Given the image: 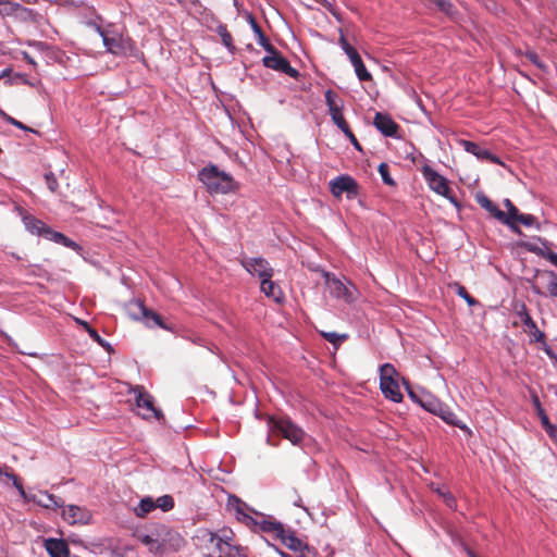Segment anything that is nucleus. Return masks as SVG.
<instances>
[{"label":"nucleus","mask_w":557,"mask_h":557,"mask_svg":"<svg viewBox=\"0 0 557 557\" xmlns=\"http://www.w3.org/2000/svg\"><path fill=\"white\" fill-rule=\"evenodd\" d=\"M199 180L210 194H230L238 189V183L233 176L216 165L205 166L198 174Z\"/></svg>","instance_id":"obj_1"},{"label":"nucleus","mask_w":557,"mask_h":557,"mask_svg":"<svg viewBox=\"0 0 557 557\" xmlns=\"http://www.w3.org/2000/svg\"><path fill=\"white\" fill-rule=\"evenodd\" d=\"M233 537V531L230 529H221L212 532L208 529H200L197 531L194 540L196 546L201 550L205 556H214L221 548V544L225 540Z\"/></svg>","instance_id":"obj_2"},{"label":"nucleus","mask_w":557,"mask_h":557,"mask_svg":"<svg viewBox=\"0 0 557 557\" xmlns=\"http://www.w3.org/2000/svg\"><path fill=\"white\" fill-rule=\"evenodd\" d=\"M323 275L325 277L327 290L332 297L346 304H352L357 300L359 292L351 282L332 276L329 272H324Z\"/></svg>","instance_id":"obj_3"},{"label":"nucleus","mask_w":557,"mask_h":557,"mask_svg":"<svg viewBox=\"0 0 557 557\" xmlns=\"http://www.w3.org/2000/svg\"><path fill=\"white\" fill-rule=\"evenodd\" d=\"M145 542L151 545L157 544L162 552L178 550L184 545L181 534L166 525H161L156 530V539L152 535H147Z\"/></svg>","instance_id":"obj_4"},{"label":"nucleus","mask_w":557,"mask_h":557,"mask_svg":"<svg viewBox=\"0 0 557 557\" xmlns=\"http://www.w3.org/2000/svg\"><path fill=\"white\" fill-rule=\"evenodd\" d=\"M135 396V403L137 412L144 419H157L160 420L162 417L161 410H159L153 404V397L145 391L143 386H135L131 391Z\"/></svg>","instance_id":"obj_5"},{"label":"nucleus","mask_w":557,"mask_h":557,"mask_svg":"<svg viewBox=\"0 0 557 557\" xmlns=\"http://www.w3.org/2000/svg\"><path fill=\"white\" fill-rule=\"evenodd\" d=\"M422 174L429 187L436 194L445 197L451 203L457 205L448 185V181L429 165L422 168Z\"/></svg>","instance_id":"obj_6"},{"label":"nucleus","mask_w":557,"mask_h":557,"mask_svg":"<svg viewBox=\"0 0 557 557\" xmlns=\"http://www.w3.org/2000/svg\"><path fill=\"white\" fill-rule=\"evenodd\" d=\"M524 334L529 336L530 344H536L537 348L543 349L552 359H557L555 352L547 345L545 333L539 329L536 323L531 319L524 310Z\"/></svg>","instance_id":"obj_7"},{"label":"nucleus","mask_w":557,"mask_h":557,"mask_svg":"<svg viewBox=\"0 0 557 557\" xmlns=\"http://www.w3.org/2000/svg\"><path fill=\"white\" fill-rule=\"evenodd\" d=\"M271 428L274 432L280 433L284 438L288 440L293 445L299 444L305 436V432L289 419H272Z\"/></svg>","instance_id":"obj_8"},{"label":"nucleus","mask_w":557,"mask_h":557,"mask_svg":"<svg viewBox=\"0 0 557 557\" xmlns=\"http://www.w3.org/2000/svg\"><path fill=\"white\" fill-rule=\"evenodd\" d=\"M325 103L334 124L343 132L347 133L349 126L344 119V101L331 89L325 91Z\"/></svg>","instance_id":"obj_9"},{"label":"nucleus","mask_w":557,"mask_h":557,"mask_svg":"<svg viewBox=\"0 0 557 557\" xmlns=\"http://www.w3.org/2000/svg\"><path fill=\"white\" fill-rule=\"evenodd\" d=\"M242 265L252 275H257L260 281L273 276V269L263 258H247L242 260Z\"/></svg>","instance_id":"obj_10"},{"label":"nucleus","mask_w":557,"mask_h":557,"mask_svg":"<svg viewBox=\"0 0 557 557\" xmlns=\"http://www.w3.org/2000/svg\"><path fill=\"white\" fill-rule=\"evenodd\" d=\"M129 313L134 319H143L148 326L158 325L166 329L162 323L161 317L148 310L140 301H134L129 305Z\"/></svg>","instance_id":"obj_11"},{"label":"nucleus","mask_w":557,"mask_h":557,"mask_svg":"<svg viewBox=\"0 0 557 557\" xmlns=\"http://www.w3.org/2000/svg\"><path fill=\"white\" fill-rule=\"evenodd\" d=\"M91 517L90 510L77 505H69L62 511V518L69 524H88Z\"/></svg>","instance_id":"obj_12"},{"label":"nucleus","mask_w":557,"mask_h":557,"mask_svg":"<svg viewBox=\"0 0 557 557\" xmlns=\"http://www.w3.org/2000/svg\"><path fill=\"white\" fill-rule=\"evenodd\" d=\"M262 62L264 66L285 73L290 77H296L298 75V72L292 67L289 62L277 53L275 49L270 51L269 54L263 58Z\"/></svg>","instance_id":"obj_13"},{"label":"nucleus","mask_w":557,"mask_h":557,"mask_svg":"<svg viewBox=\"0 0 557 557\" xmlns=\"http://www.w3.org/2000/svg\"><path fill=\"white\" fill-rule=\"evenodd\" d=\"M331 191L335 197L342 196L347 193L348 198H352L358 193V187L350 176L341 175L330 182Z\"/></svg>","instance_id":"obj_14"},{"label":"nucleus","mask_w":557,"mask_h":557,"mask_svg":"<svg viewBox=\"0 0 557 557\" xmlns=\"http://www.w3.org/2000/svg\"><path fill=\"white\" fill-rule=\"evenodd\" d=\"M524 249L548 259L557 267V253L549 249L548 243L540 237L533 240L524 239Z\"/></svg>","instance_id":"obj_15"},{"label":"nucleus","mask_w":557,"mask_h":557,"mask_svg":"<svg viewBox=\"0 0 557 557\" xmlns=\"http://www.w3.org/2000/svg\"><path fill=\"white\" fill-rule=\"evenodd\" d=\"M27 497L30 498H23L24 502L35 503L46 509L57 510L63 507V500L46 491H40L38 495L27 493Z\"/></svg>","instance_id":"obj_16"},{"label":"nucleus","mask_w":557,"mask_h":557,"mask_svg":"<svg viewBox=\"0 0 557 557\" xmlns=\"http://www.w3.org/2000/svg\"><path fill=\"white\" fill-rule=\"evenodd\" d=\"M476 200L479 202V205L484 208L485 210H487L494 218H496L498 221H500L502 223L504 224H516L515 223V219L510 218V216H507L506 212L502 211L500 209H498L492 200H490L486 196L484 195H479L476 197Z\"/></svg>","instance_id":"obj_17"},{"label":"nucleus","mask_w":557,"mask_h":557,"mask_svg":"<svg viewBox=\"0 0 557 557\" xmlns=\"http://www.w3.org/2000/svg\"><path fill=\"white\" fill-rule=\"evenodd\" d=\"M374 126L385 136H396L398 125L385 113L377 112L373 121Z\"/></svg>","instance_id":"obj_18"},{"label":"nucleus","mask_w":557,"mask_h":557,"mask_svg":"<svg viewBox=\"0 0 557 557\" xmlns=\"http://www.w3.org/2000/svg\"><path fill=\"white\" fill-rule=\"evenodd\" d=\"M216 555L218 557H247L246 548L236 544L234 536L223 541Z\"/></svg>","instance_id":"obj_19"},{"label":"nucleus","mask_w":557,"mask_h":557,"mask_svg":"<svg viewBox=\"0 0 557 557\" xmlns=\"http://www.w3.org/2000/svg\"><path fill=\"white\" fill-rule=\"evenodd\" d=\"M45 548L50 557H69L70 550L66 542L61 539H48Z\"/></svg>","instance_id":"obj_20"},{"label":"nucleus","mask_w":557,"mask_h":557,"mask_svg":"<svg viewBox=\"0 0 557 557\" xmlns=\"http://www.w3.org/2000/svg\"><path fill=\"white\" fill-rule=\"evenodd\" d=\"M461 146L467 152L472 153L480 160H488L495 163L499 162V160L496 157L492 156V153L486 148L481 147L473 141L461 140Z\"/></svg>","instance_id":"obj_21"},{"label":"nucleus","mask_w":557,"mask_h":557,"mask_svg":"<svg viewBox=\"0 0 557 557\" xmlns=\"http://www.w3.org/2000/svg\"><path fill=\"white\" fill-rule=\"evenodd\" d=\"M272 277L263 278L260 282L261 292L268 297L274 300L275 302H281L283 300V292L281 287L274 283Z\"/></svg>","instance_id":"obj_22"},{"label":"nucleus","mask_w":557,"mask_h":557,"mask_svg":"<svg viewBox=\"0 0 557 557\" xmlns=\"http://www.w3.org/2000/svg\"><path fill=\"white\" fill-rule=\"evenodd\" d=\"M536 280L546 287L550 296L557 297V275L553 271L537 272Z\"/></svg>","instance_id":"obj_23"},{"label":"nucleus","mask_w":557,"mask_h":557,"mask_svg":"<svg viewBox=\"0 0 557 557\" xmlns=\"http://www.w3.org/2000/svg\"><path fill=\"white\" fill-rule=\"evenodd\" d=\"M380 387H381L383 395L386 398H388L395 403L401 401L403 394L399 389L398 381H391V383L382 382V383H380Z\"/></svg>","instance_id":"obj_24"},{"label":"nucleus","mask_w":557,"mask_h":557,"mask_svg":"<svg viewBox=\"0 0 557 557\" xmlns=\"http://www.w3.org/2000/svg\"><path fill=\"white\" fill-rule=\"evenodd\" d=\"M23 222L28 232L44 236L45 238L47 236V231L50 230L40 220H37L32 215L24 216Z\"/></svg>","instance_id":"obj_25"},{"label":"nucleus","mask_w":557,"mask_h":557,"mask_svg":"<svg viewBox=\"0 0 557 557\" xmlns=\"http://www.w3.org/2000/svg\"><path fill=\"white\" fill-rule=\"evenodd\" d=\"M103 45L106 46L107 50L113 54H120L122 53L124 46L121 37L117 36H109L108 34L101 32L100 33Z\"/></svg>","instance_id":"obj_26"},{"label":"nucleus","mask_w":557,"mask_h":557,"mask_svg":"<svg viewBox=\"0 0 557 557\" xmlns=\"http://www.w3.org/2000/svg\"><path fill=\"white\" fill-rule=\"evenodd\" d=\"M436 416L443 419L446 423L458 426L466 430V425L457 418V416L450 410L449 407L442 404L441 410H437Z\"/></svg>","instance_id":"obj_27"},{"label":"nucleus","mask_w":557,"mask_h":557,"mask_svg":"<svg viewBox=\"0 0 557 557\" xmlns=\"http://www.w3.org/2000/svg\"><path fill=\"white\" fill-rule=\"evenodd\" d=\"M278 539L282 540L284 545H286L289 549L298 552L304 547V543L295 536L293 532L289 530L283 529V532L278 534Z\"/></svg>","instance_id":"obj_28"},{"label":"nucleus","mask_w":557,"mask_h":557,"mask_svg":"<svg viewBox=\"0 0 557 557\" xmlns=\"http://www.w3.org/2000/svg\"><path fill=\"white\" fill-rule=\"evenodd\" d=\"M154 509L156 508L153 498L150 496H146L140 499L138 505L134 507L133 511L138 518H145Z\"/></svg>","instance_id":"obj_29"},{"label":"nucleus","mask_w":557,"mask_h":557,"mask_svg":"<svg viewBox=\"0 0 557 557\" xmlns=\"http://www.w3.org/2000/svg\"><path fill=\"white\" fill-rule=\"evenodd\" d=\"M504 203L508 210V212H506L507 216L515 219V223H516L513 225L512 224H507V225L509 226V228L512 232L520 234L521 233L520 225L522 224V215L518 214V209L510 202L509 199H505Z\"/></svg>","instance_id":"obj_30"},{"label":"nucleus","mask_w":557,"mask_h":557,"mask_svg":"<svg viewBox=\"0 0 557 557\" xmlns=\"http://www.w3.org/2000/svg\"><path fill=\"white\" fill-rule=\"evenodd\" d=\"M47 239L52 240L54 243L61 244L65 247L72 248L74 250H78L79 246L73 242L72 239L64 236L62 233L54 232L52 230L47 231Z\"/></svg>","instance_id":"obj_31"},{"label":"nucleus","mask_w":557,"mask_h":557,"mask_svg":"<svg viewBox=\"0 0 557 557\" xmlns=\"http://www.w3.org/2000/svg\"><path fill=\"white\" fill-rule=\"evenodd\" d=\"M419 404L425 410L436 414L437 410H441L442 403L430 394H423V399H419Z\"/></svg>","instance_id":"obj_32"},{"label":"nucleus","mask_w":557,"mask_h":557,"mask_svg":"<svg viewBox=\"0 0 557 557\" xmlns=\"http://www.w3.org/2000/svg\"><path fill=\"white\" fill-rule=\"evenodd\" d=\"M398 373L391 363H385L380 367V383L397 381Z\"/></svg>","instance_id":"obj_33"},{"label":"nucleus","mask_w":557,"mask_h":557,"mask_svg":"<svg viewBox=\"0 0 557 557\" xmlns=\"http://www.w3.org/2000/svg\"><path fill=\"white\" fill-rule=\"evenodd\" d=\"M259 524L262 531L274 533L276 536H278V534L282 533L284 529V525L282 523L277 521L267 520L263 517Z\"/></svg>","instance_id":"obj_34"},{"label":"nucleus","mask_w":557,"mask_h":557,"mask_svg":"<svg viewBox=\"0 0 557 557\" xmlns=\"http://www.w3.org/2000/svg\"><path fill=\"white\" fill-rule=\"evenodd\" d=\"M173 507L174 499L170 495L160 496L154 500V508H160L164 512L171 510Z\"/></svg>","instance_id":"obj_35"},{"label":"nucleus","mask_w":557,"mask_h":557,"mask_svg":"<svg viewBox=\"0 0 557 557\" xmlns=\"http://www.w3.org/2000/svg\"><path fill=\"white\" fill-rule=\"evenodd\" d=\"M321 335L331 344L334 345L335 348H337L342 342L347 339V334H338L336 332H321Z\"/></svg>","instance_id":"obj_36"},{"label":"nucleus","mask_w":557,"mask_h":557,"mask_svg":"<svg viewBox=\"0 0 557 557\" xmlns=\"http://www.w3.org/2000/svg\"><path fill=\"white\" fill-rule=\"evenodd\" d=\"M539 419L547 435L553 440H557V426L550 423L548 416L546 414Z\"/></svg>","instance_id":"obj_37"},{"label":"nucleus","mask_w":557,"mask_h":557,"mask_svg":"<svg viewBox=\"0 0 557 557\" xmlns=\"http://www.w3.org/2000/svg\"><path fill=\"white\" fill-rule=\"evenodd\" d=\"M352 66L355 69L356 75L358 76V78L360 81H370L371 79L372 76L366 69L362 60L355 62V64Z\"/></svg>","instance_id":"obj_38"},{"label":"nucleus","mask_w":557,"mask_h":557,"mask_svg":"<svg viewBox=\"0 0 557 557\" xmlns=\"http://www.w3.org/2000/svg\"><path fill=\"white\" fill-rule=\"evenodd\" d=\"M379 173L382 177V181L386 184V185H389V186H394L395 185V181L392 178V176L389 175V170H388V165L386 163H381L379 165Z\"/></svg>","instance_id":"obj_39"},{"label":"nucleus","mask_w":557,"mask_h":557,"mask_svg":"<svg viewBox=\"0 0 557 557\" xmlns=\"http://www.w3.org/2000/svg\"><path fill=\"white\" fill-rule=\"evenodd\" d=\"M5 475L12 481L14 487L17 490L18 494L22 498H28L27 492L24 490L22 483L18 481L15 474L13 473H5Z\"/></svg>","instance_id":"obj_40"},{"label":"nucleus","mask_w":557,"mask_h":557,"mask_svg":"<svg viewBox=\"0 0 557 557\" xmlns=\"http://www.w3.org/2000/svg\"><path fill=\"white\" fill-rule=\"evenodd\" d=\"M5 475L12 481L14 487L17 490L18 494L22 498H28L27 492L24 490L22 483L18 481L15 474L13 473H5Z\"/></svg>","instance_id":"obj_41"},{"label":"nucleus","mask_w":557,"mask_h":557,"mask_svg":"<svg viewBox=\"0 0 557 557\" xmlns=\"http://www.w3.org/2000/svg\"><path fill=\"white\" fill-rule=\"evenodd\" d=\"M524 227L531 228L534 227L536 230H540L541 222L539 219L532 214H524Z\"/></svg>","instance_id":"obj_42"},{"label":"nucleus","mask_w":557,"mask_h":557,"mask_svg":"<svg viewBox=\"0 0 557 557\" xmlns=\"http://www.w3.org/2000/svg\"><path fill=\"white\" fill-rule=\"evenodd\" d=\"M228 505L231 508H233L237 513L243 515L246 517V513L244 512V508L246 507L245 504H243L238 498L233 497L230 499Z\"/></svg>","instance_id":"obj_43"},{"label":"nucleus","mask_w":557,"mask_h":557,"mask_svg":"<svg viewBox=\"0 0 557 557\" xmlns=\"http://www.w3.org/2000/svg\"><path fill=\"white\" fill-rule=\"evenodd\" d=\"M84 329L86 330V332L89 334V336L95 341L97 342L98 344H100L101 346H104L107 343H104V341L100 337V335L98 334V332L90 327L88 323H84Z\"/></svg>","instance_id":"obj_44"},{"label":"nucleus","mask_w":557,"mask_h":557,"mask_svg":"<svg viewBox=\"0 0 557 557\" xmlns=\"http://www.w3.org/2000/svg\"><path fill=\"white\" fill-rule=\"evenodd\" d=\"M437 493L449 508L456 507L455 498L451 496L449 492L437 490Z\"/></svg>","instance_id":"obj_45"},{"label":"nucleus","mask_w":557,"mask_h":557,"mask_svg":"<svg viewBox=\"0 0 557 557\" xmlns=\"http://www.w3.org/2000/svg\"><path fill=\"white\" fill-rule=\"evenodd\" d=\"M45 180H46V183L48 185V188L51 191H55L57 188H58V183H57V178L54 177L53 173H51V172L46 173L45 174Z\"/></svg>","instance_id":"obj_46"},{"label":"nucleus","mask_w":557,"mask_h":557,"mask_svg":"<svg viewBox=\"0 0 557 557\" xmlns=\"http://www.w3.org/2000/svg\"><path fill=\"white\" fill-rule=\"evenodd\" d=\"M457 294L462 297L470 306L476 304V301L474 300V298H472L466 290L465 287L462 286H458V290H457Z\"/></svg>","instance_id":"obj_47"},{"label":"nucleus","mask_w":557,"mask_h":557,"mask_svg":"<svg viewBox=\"0 0 557 557\" xmlns=\"http://www.w3.org/2000/svg\"><path fill=\"white\" fill-rule=\"evenodd\" d=\"M443 12H449L451 3L448 0H433L432 1Z\"/></svg>","instance_id":"obj_48"},{"label":"nucleus","mask_w":557,"mask_h":557,"mask_svg":"<svg viewBox=\"0 0 557 557\" xmlns=\"http://www.w3.org/2000/svg\"><path fill=\"white\" fill-rule=\"evenodd\" d=\"M258 44L260 46H262L268 52L272 51L274 48L272 47V45L268 41L267 37L264 36V34H260L258 35Z\"/></svg>","instance_id":"obj_49"},{"label":"nucleus","mask_w":557,"mask_h":557,"mask_svg":"<svg viewBox=\"0 0 557 557\" xmlns=\"http://www.w3.org/2000/svg\"><path fill=\"white\" fill-rule=\"evenodd\" d=\"M530 393H531L532 407H533L534 411L536 412V411L541 410L543 407L541 405L540 398L536 395V393L534 391H530Z\"/></svg>","instance_id":"obj_50"},{"label":"nucleus","mask_w":557,"mask_h":557,"mask_svg":"<svg viewBox=\"0 0 557 557\" xmlns=\"http://www.w3.org/2000/svg\"><path fill=\"white\" fill-rule=\"evenodd\" d=\"M346 54L349 58L352 65L355 64V62L361 61L359 53L357 52V50L354 47L351 49H349L346 52Z\"/></svg>","instance_id":"obj_51"},{"label":"nucleus","mask_w":557,"mask_h":557,"mask_svg":"<svg viewBox=\"0 0 557 557\" xmlns=\"http://www.w3.org/2000/svg\"><path fill=\"white\" fill-rule=\"evenodd\" d=\"M221 38L224 46H226L227 48L232 47L233 38L231 34L226 32V29H223V32H221Z\"/></svg>","instance_id":"obj_52"},{"label":"nucleus","mask_w":557,"mask_h":557,"mask_svg":"<svg viewBox=\"0 0 557 557\" xmlns=\"http://www.w3.org/2000/svg\"><path fill=\"white\" fill-rule=\"evenodd\" d=\"M524 57H527L533 64H535L537 67L542 69L543 64L541 63L539 57L534 52H527L524 53Z\"/></svg>","instance_id":"obj_53"},{"label":"nucleus","mask_w":557,"mask_h":557,"mask_svg":"<svg viewBox=\"0 0 557 557\" xmlns=\"http://www.w3.org/2000/svg\"><path fill=\"white\" fill-rule=\"evenodd\" d=\"M4 119L12 125L21 128V129H25V131H28L29 128L27 126H25L23 123H21L20 121L13 119L12 116H9L7 114H4Z\"/></svg>","instance_id":"obj_54"},{"label":"nucleus","mask_w":557,"mask_h":557,"mask_svg":"<svg viewBox=\"0 0 557 557\" xmlns=\"http://www.w3.org/2000/svg\"><path fill=\"white\" fill-rule=\"evenodd\" d=\"M404 384L406 385V389H407V392H408L409 397H410L413 401H416V403H418V404H419V399H423V395H422L421 397H419V396H418V395H417V394H416V393L410 388L409 384H408L406 381H404Z\"/></svg>","instance_id":"obj_55"},{"label":"nucleus","mask_w":557,"mask_h":557,"mask_svg":"<svg viewBox=\"0 0 557 557\" xmlns=\"http://www.w3.org/2000/svg\"><path fill=\"white\" fill-rule=\"evenodd\" d=\"M404 384L406 385V389H407V392H408L409 397H410L413 401H416V403H418V404H419V399H423V395H422L421 397H419V396H418V395H417V394H416V393L410 388L409 384H408L406 381H404Z\"/></svg>","instance_id":"obj_56"},{"label":"nucleus","mask_w":557,"mask_h":557,"mask_svg":"<svg viewBox=\"0 0 557 557\" xmlns=\"http://www.w3.org/2000/svg\"><path fill=\"white\" fill-rule=\"evenodd\" d=\"M345 136L350 140V143L357 148V149H361L360 147V144L358 143L356 136L352 134V132L350 131V128L348 129L347 133H344Z\"/></svg>","instance_id":"obj_57"},{"label":"nucleus","mask_w":557,"mask_h":557,"mask_svg":"<svg viewBox=\"0 0 557 557\" xmlns=\"http://www.w3.org/2000/svg\"><path fill=\"white\" fill-rule=\"evenodd\" d=\"M339 45L342 47V49L345 51V53L351 49L352 47L348 44V41L345 39L344 36H341L339 37Z\"/></svg>","instance_id":"obj_58"},{"label":"nucleus","mask_w":557,"mask_h":557,"mask_svg":"<svg viewBox=\"0 0 557 557\" xmlns=\"http://www.w3.org/2000/svg\"><path fill=\"white\" fill-rule=\"evenodd\" d=\"M251 27L253 29V33L258 36L260 34H262V30L260 28V26L256 23V21L253 18H251Z\"/></svg>","instance_id":"obj_59"},{"label":"nucleus","mask_w":557,"mask_h":557,"mask_svg":"<svg viewBox=\"0 0 557 557\" xmlns=\"http://www.w3.org/2000/svg\"><path fill=\"white\" fill-rule=\"evenodd\" d=\"M23 58L24 60H26L29 64L32 65H36V62L34 61V59L27 53V52H23Z\"/></svg>","instance_id":"obj_60"},{"label":"nucleus","mask_w":557,"mask_h":557,"mask_svg":"<svg viewBox=\"0 0 557 557\" xmlns=\"http://www.w3.org/2000/svg\"><path fill=\"white\" fill-rule=\"evenodd\" d=\"M11 73V69H4L2 72H0V78L9 76Z\"/></svg>","instance_id":"obj_61"},{"label":"nucleus","mask_w":557,"mask_h":557,"mask_svg":"<svg viewBox=\"0 0 557 557\" xmlns=\"http://www.w3.org/2000/svg\"><path fill=\"white\" fill-rule=\"evenodd\" d=\"M535 413H536V416L539 418H542V417L546 416V411L544 410V408H542L541 410L536 411Z\"/></svg>","instance_id":"obj_62"},{"label":"nucleus","mask_w":557,"mask_h":557,"mask_svg":"<svg viewBox=\"0 0 557 557\" xmlns=\"http://www.w3.org/2000/svg\"><path fill=\"white\" fill-rule=\"evenodd\" d=\"M282 557H290L289 555L285 554V553H281Z\"/></svg>","instance_id":"obj_63"},{"label":"nucleus","mask_w":557,"mask_h":557,"mask_svg":"<svg viewBox=\"0 0 557 557\" xmlns=\"http://www.w3.org/2000/svg\"><path fill=\"white\" fill-rule=\"evenodd\" d=\"M77 322L84 326V323H86L85 321H81V320H77Z\"/></svg>","instance_id":"obj_64"}]
</instances>
